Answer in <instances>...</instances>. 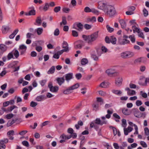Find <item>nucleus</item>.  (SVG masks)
<instances>
[{
  "instance_id": "obj_2",
  "label": "nucleus",
  "mask_w": 149,
  "mask_h": 149,
  "mask_svg": "<svg viewBox=\"0 0 149 149\" xmlns=\"http://www.w3.org/2000/svg\"><path fill=\"white\" fill-rule=\"evenodd\" d=\"M98 31H97L90 35H83L82 38L84 40L87 41L89 44L91 45H92V42L97 38L98 36Z\"/></svg>"
},
{
  "instance_id": "obj_48",
  "label": "nucleus",
  "mask_w": 149,
  "mask_h": 149,
  "mask_svg": "<svg viewBox=\"0 0 149 149\" xmlns=\"http://www.w3.org/2000/svg\"><path fill=\"white\" fill-rule=\"evenodd\" d=\"M72 35L74 37H77L78 36V32L75 30L72 31Z\"/></svg>"
},
{
  "instance_id": "obj_10",
  "label": "nucleus",
  "mask_w": 149,
  "mask_h": 149,
  "mask_svg": "<svg viewBox=\"0 0 149 149\" xmlns=\"http://www.w3.org/2000/svg\"><path fill=\"white\" fill-rule=\"evenodd\" d=\"M56 80L58 84L61 86L65 82V79L64 77H57L56 78Z\"/></svg>"
},
{
  "instance_id": "obj_24",
  "label": "nucleus",
  "mask_w": 149,
  "mask_h": 149,
  "mask_svg": "<svg viewBox=\"0 0 149 149\" xmlns=\"http://www.w3.org/2000/svg\"><path fill=\"white\" fill-rule=\"evenodd\" d=\"M83 125V123L81 120H80L78 122L77 124L75 125V127L76 129L78 130L79 128V126H82Z\"/></svg>"
},
{
  "instance_id": "obj_53",
  "label": "nucleus",
  "mask_w": 149,
  "mask_h": 149,
  "mask_svg": "<svg viewBox=\"0 0 149 149\" xmlns=\"http://www.w3.org/2000/svg\"><path fill=\"white\" fill-rule=\"evenodd\" d=\"M59 33V31L58 29H56L54 32V35L55 36H58Z\"/></svg>"
},
{
  "instance_id": "obj_33",
  "label": "nucleus",
  "mask_w": 149,
  "mask_h": 149,
  "mask_svg": "<svg viewBox=\"0 0 149 149\" xmlns=\"http://www.w3.org/2000/svg\"><path fill=\"white\" fill-rule=\"evenodd\" d=\"M112 92L113 93L117 95H120L122 93V91L120 90H113Z\"/></svg>"
},
{
  "instance_id": "obj_26",
  "label": "nucleus",
  "mask_w": 149,
  "mask_h": 149,
  "mask_svg": "<svg viewBox=\"0 0 149 149\" xmlns=\"http://www.w3.org/2000/svg\"><path fill=\"white\" fill-rule=\"evenodd\" d=\"M72 90L70 87L63 90V93L65 94H68L71 93Z\"/></svg>"
},
{
  "instance_id": "obj_30",
  "label": "nucleus",
  "mask_w": 149,
  "mask_h": 149,
  "mask_svg": "<svg viewBox=\"0 0 149 149\" xmlns=\"http://www.w3.org/2000/svg\"><path fill=\"white\" fill-rule=\"evenodd\" d=\"M116 38L113 36H111L110 38V42L113 44H116Z\"/></svg>"
},
{
  "instance_id": "obj_14",
  "label": "nucleus",
  "mask_w": 149,
  "mask_h": 149,
  "mask_svg": "<svg viewBox=\"0 0 149 149\" xmlns=\"http://www.w3.org/2000/svg\"><path fill=\"white\" fill-rule=\"evenodd\" d=\"M121 27L122 29H124L126 28L127 24L125 21L123 19H120L119 20Z\"/></svg>"
},
{
  "instance_id": "obj_56",
  "label": "nucleus",
  "mask_w": 149,
  "mask_h": 149,
  "mask_svg": "<svg viewBox=\"0 0 149 149\" xmlns=\"http://www.w3.org/2000/svg\"><path fill=\"white\" fill-rule=\"evenodd\" d=\"M142 58H143L141 57L137 58L135 60L134 62L135 63H140L142 62Z\"/></svg>"
},
{
  "instance_id": "obj_11",
  "label": "nucleus",
  "mask_w": 149,
  "mask_h": 149,
  "mask_svg": "<svg viewBox=\"0 0 149 149\" xmlns=\"http://www.w3.org/2000/svg\"><path fill=\"white\" fill-rule=\"evenodd\" d=\"M14 134V132L13 130H10L7 133V135L9 139L11 140H13L14 139V137L13 136Z\"/></svg>"
},
{
  "instance_id": "obj_7",
  "label": "nucleus",
  "mask_w": 149,
  "mask_h": 149,
  "mask_svg": "<svg viewBox=\"0 0 149 149\" xmlns=\"http://www.w3.org/2000/svg\"><path fill=\"white\" fill-rule=\"evenodd\" d=\"M135 116L137 118H139L142 117L143 113L140 112L138 109H134L133 112Z\"/></svg>"
},
{
  "instance_id": "obj_29",
  "label": "nucleus",
  "mask_w": 149,
  "mask_h": 149,
  "mask_svg": "<svg viewBox=\"0 0 149 149\" xmlns=\"http://www.w3.org/2000/svg\"><path fill=\"white\" fill-rule=\"evenodd\" d=\"M93 110L96 111L98 109L99 104L97 102L94 103L93 105Z\"/></svg>"
},
{
  "instance_id": "obj_60",
  "label": "nucleus",
  "mask_w": 149,
  "mask_h": 149,
  "mask_svg": "<svg viewBox=\"0 0 149 149\" xmlns=\"http://www.w3.org/2000/svg\"><path fill=\"white\" fill-rule=\"evenodd\" d=\"M91 12H92L93 13L95 14H97V15H98V13H99L98 11L96 10L94 8H93L91 9Z\"/></svg>"
},
{
  "instance_id": "obj_64",
  "label": "nucleus",
  "mask_w": 149,
  "mask_h": 149,
  "mask_svg": "<svg viewBox=\"0 0 149 149\" xmlns=\"http://www.w3.org/2000/svg\"><path fill=\"white\" fill-rule=\"evenodd\" d=\"M91 57L95 61H97L98 59V57L96 55L92 54Z\"/></svg>"
},
{
  "instance_id": "obj_63",
  "label": "nucleus",
  "mask_w": 149,
  "mask_h": 149,
  "mask_svg": "<svg viewBox=\"0 0 149 149\" xmlns=\"http://www.w3.org/2000/svg\"><path fill=\"white\" fill-rule=\"evenodd\" d=\"M36 50L39 52L42 50V47L40 46H37L36 47Z\"/></svg>"
},
{
  "instance_id": "obj_5",
  "label": "nucleus",
  "mask_w": 149,
  "mask_h": 149,
  "mask_svg": "<svg viewBox=\"0 0 149 149\" xmlns=\"http://www.w3.org/2000/svg\"><path fill=\"white\" fill-rule=\"evenodd\" d=\"M106 72L109 76H111L112 75L114 76H116L118 74V73L116 72L114 70L112 69H109L106 71Z\"/></svg>"
},
{
  "instance_id": "obj_16",
  "label": "nucleus",
  "mask_w": 149,
  "mask_h": 149,
  "mask_svg": "<svg viewBox=\"0 0 149 149\" xmlns=\"http://www.w3.org/2000/svg\"><path fill=\"white\" fill-rule=\"evenodd\" d=\"M62 47L64 49L63 50H64L65 52H67L69 50L68 45L66 42L64 41L63 43Z\"/></svg>"
},
{
  "instance_id": "obj_57",
  "label": "nucleus",
  "mask_w": 149,
  "mask_h": 149,
  "mask_svg": "<svg viewBox=\"0 0 149 149\" xmlns=\"http://www.w3.org/2000/svg\"><path fill=\"white\" fill-rule=\"evenodd\" d=\"M146 69V67L144 65H142L140 66V70L141 72H144Z\"/></svg>"
},
{
  "instance_id": "obj_6",
  "label": "nucleus",
  "mask_w": 149,
  "mask_h": 149,
  "mask_svg": "<svg viewBox=\"0 0 149 149\" xmlns=\"http://www.w3.org/2000/svg\"><path fill=\"white\" fill-rule=\"evenodd\" d=\"M93 122L95 124H96L102 125L104 124H106L107 123V121L106 120H103L101 121L100 118H97Z\"/></svg>"
},
{
  "instance_id": "obj_28",
  "label": "nucleus",
  "mask_w": 149,
  "mask_h": 149,
  "mask_svg": "<svg viewBox=\"0 0 149 149\" xmlns=\"http://www.w3.org/2000/svg\"><path fill=\"white\" fill-rule=\"evenodd\" d=\"M67 22L66 17L65 16L62 17V21L60 23V25H62L63 24L65 25L67 24Z\"/></svg>"
},
{
  "instance_id": "obj_31",
  "label": "nucleus",
  "mask_w": 149,
  "mask_h": 149,
  "mask_svg": "<svg viewBox=\"0 0 149 149\" xmlns=\"http://www.w3.org/2000/svg\"><path fill=\"white\" fill-rule=\"evenodd\" d=\"M55 70V67L54 66H52L47 72V73L48 74L53 73L54 72Z\"/></svg>"
},
{
  "instance_id": "obj_9",
  "label": "nucleus",
  "mask_w": 149,
  "mask_h": 149,
  "mask_svg": "<svg viewBox=\"0 0 149 149\" xmlns=\"http://www.w3.org/2000/svg\"><path fill=\"white\" fill-rule=\"evenodd\" d=\"M118 42L121 45H124L130 43V41L129 40L125 39H121L119 38L118 39Z\"/></svg>"
},
{
  "instance_id": "obj_35",
  "label": "nucleus",
  "mask_w": 149,
  "mask_h": 149,
  "mask_svg": "<svg viewBox=\"0 0 149 149\" xmlns=\"http://www.w3.org/2000/svg\"><path fill=\"white\" fill-rule=\"evenodd\" d=\"M122 112L124 114L126 115H129L130 113V111H128V110L127 109H123L122 110Z\"/></svg>"
},
{
  "instance_id": "obj_25",
  "label": "nucleus",
  "mask_w": 149,
  "mask_h": 149,
  "mask_svg": "<svg viewBox=\"0 0 149 149\" xmlns=\"http://www.w3.org/2000/svg\"><path fill=\"white\" fill-rule=\"evenodd\" d=\"M126 58H131L133 56L134 54V53L132 52L127 51L126 52Z\"/></svg>"
},
{
  "instance_id": "obj_49",
  "label": "nucleus",
  "mask_w": 149,
  "mask_h": 149,
  "mask_svg": "<svg viewBox=\"0 0 149 149\" xmlns=\"http://www.w3.org/2000/svg\"><path fill=\"white\" fill-rule=\"evenodd\" d=\"M38 105L37 103L33 101H32L30 103V106L31 107H34Z\"/></svg>"
},
{
  "instance_id": "obj_59",
  "label": "nucleus",
  "mask_w": 149,
  "mask_h": 149,
  "mask_svg": "<svg viewBox=\"0 0 149 149\" xmlns=\"http://www.w3.org/2000/svg\"><path fill=\"white\" fill-rule=\"evenodd\" d=\"M140 144L143 147L146 148L147 147V145L146 143L145 142L143 141H141L140 142Z\"/></svg>"
},
{
  "instance_id": "obj_15",
  "label": "nucleus",
  "mask_w": 149,
  "mask_h": 149,
  "mask_svg": "<svg viewBox=\"0 0 149 149\" xmlns=\"http://www.w3.org/2000/svg\"><path fill=\"white\" fill-rule=\"evenodd\" d=\"M65 76L66 81L68 82H69L70 80L73 78V74L70 73L66 74Z\"/></svg>"
},
{
  "instance_id": "obj_54",
  "label": "nucleus",
  "mask_w": 149,
  "mask_h": 149,
  "mask_svg": "<svg viewBox=\"0 0 149 149\" xmlns=\"http://www.w3.org/2000/svg\"><path fill=\"white\" fill-rule=\"evenodd\" d=\"M13 57V54L11 52L8 54L7 56V58L8 60H10L11 58Z\"/></svg>"
},
{
  "instance_id": "obj_1",
  "label": "nucleus",
  "mask_w": 149,
  "mask_h": 149,
  "mask_svg": "<svg viewBox=\"0 0 149 149\" xmlns=\"http://www.w3.org/2000/svg\"><path fill=\"white\" fill-rule=\"evenodd\" d=\"M98 8L103 10L105 15L110 17H113L116 13L113 6L103 1H100L98 3Z\"/></svg>"
},
{
  "instance_id": "obj_27",
  "label": "nucleus",
  "mask_w": 149,
  "mask_h": 149,
  "mask_svg": "<svg viewBox=\"0 0 149 149\" xmlns=\"http://www.w3.org/2000/svg\"><path fill=\"white\" fill-rule=\"evenodd\" d=\"M13 54L16 58H17L19 56V53L18 51L16 49H14L12 52Z\"/></svg>"
},
{
  "instance_id": "obj_42",
  "label": "nucleus",
  "mask_w": 149,
  "mask_h": 149,
  "mask_svg": "<svg viewBox=\"0 0 149 149\" xmlns=\"http://www.w3.org/2000/svg\"><path fill=\"white\" fill-rule=\"evenodd\" d=\"M106 27L108 31L110 33L114 31V29L110 27L108 25H107Z\"/></svg>"
},
{
  "instance_id": "obj_34",
  "label": "nucleus",
  "mask_w": 149,
  "mask_h": 149,
  "mask_svg": "<svg viewBox=\"0 0 149 149\" xmlns=\"http://www.w3.org/2000/svg\"><path fill=\"white\" fill-rule=\"evenodd\" d=\"M0 49L2 51V52H3L6 50L7 48L5 45L3 44H1L0 45Z\"/></svg>"
},
{
  "instance_id": "obj_38",
  "label": "nucleus",
  "mask_w": 149,
  "mask_h": 149,
  "mask_svg": "<svg viewBox=\"0 0 149 149\" xmlns=\"http://www.w3.org/2000/svg\"><path fill=\"white\" fill-rule=\"evenodd\" d=\"M132 27L134 33L136 32L138 33L140 31L139 29L136 27L135 26H133Z\"/></svg>"
},
{
  "instance_id": "obj_62",
  "label": "nucleus",
  "mask_w": 149,
  "mask_h": 149,
  "mask_svg": "<svg viewBox=\"0 0 149 149\" xmlns=\"http://www.w3.org/2000/svg\"><path fill=\"white\" fill-rule=\"evenodd\" d=\"M145 133L147 136L149 135V130L148 128L146 127L144 129Z\"/></svg>"
},
{
  "instance_id": "obj_13",
  "label": "nucleus",
  "mask_w": 149,
  "mask_h": 149,
  "mask_svg": "<svg viewBox=\"0 0 149 149\" xmlns=\"http://www.w3.org/2000/svg\"><path fill=\"white\" fill-rule=\"evenodd\" d=\"M133 130V128L130 126H128L127 128L124 127V131L125 135H127L128 133L131 132Z\"/></svg>"
},
{
  "instance_id": "obj_40",
  "label": "nucleus",
  "mask_w": 149,
  "mask_h": 149,
  "mask_svg": "<svg viewBox=\"0 0 149 149\" xmlns=\"http://www.w3.org/2000/svg\"><path fill=\"white\" fill-rule=\"evenodd\" d=\"M129 38L130 39V40L132 43H134L135 42V38L134 36L133 35H130L129 37Z\"/></svg>"
},
{
  "instance_id": "obj_4",
  "label": "nucleus",
  "mask_w": 149,
  "mask_h": 149,
  "mask_svg": "<svg viewBox=\"0 0 149 149\" xmlns=\"http://www.w3.org/2000/svg\"><path fill=\"white\" fill-rule=\"evenodd\" d=\"M73 28L80 31L83 29V24L80 23H75L73 25Z\"/></svg>"
},
{
  "instance_id": "obj_51",
  "label": "nucleus",
  "mask_w": 149,
  "mask_h": 149,
  "mask_svg": "<svg viewBox=\"0 0 149 149\" xmlns=\"http://www.w3.org/2000/svg\"><path fill=\"white\" fill-rule=\"evenodd\" d=\"M126 52L122 53L120 54L121 57L123 58H126Z\"/></svg>"
},
{
  "instance_id": "obj_50",
  "label": "nucleus",
  "mask_w": 149,
  "mask_h": 149,
  "mask_svg": "<svg viewBox=\"0 0 149 149\" xmlns=\"http://www.w3.org/2000/svg\"><path fill=\"white\" fill-rule=\"evenodd\" d=\"M143 14L145 17L147 16L148 15V12L147 10L144 8L143 10Z\"/></svg>"
},
{
  "instance_id": "obj_37",
  "label": "nucleus",
  "mask_w": 149,
  "mask_h": 149,
  "mask_svg": "<svg viewBox=\"0 0 149 149\" xmlns=\"http://www.w3.org/2000/svg\"><path fill=\"white\" fill-rule=\"evenodd\" d=\"M136 93L135 91L130 90V91L127 92L128 95H132L135 94Z\"/></svg>"
},
{
  "instance_id": "obj_20",
  "label": "nucleus",
  "mask_w": 149,
  "mask_h": 149,
  "mask_svg": "<svg viewBox=\"0 0 149 149\" xmlns=\"http://www.w3.org/2000/svg\"><path fill=\"white\" fill-rule=\"evenodd\" d=\"M35 31L38 35H40L43 32V29L42 28H38L35 30Z\"/></svg>"
},
{
  "instance_id": "obj_32",
  "label": "nucleus",
  "mask_w": 149,
  "mask_h": 149,
  "mask_svg": "<svg viewBox=\"0 0 149 149\" xmlns=\"http://www.w3.org/2000/svg\"><path fill=\"white\" fill-rule=\"evenodd\" d=\"M88 63V61L87 59L86 58H83L81 61V64L82 65H84Z\"/></svg>"
},
{
  "instance_id": "obj_3",
  "label": "nucleus",
  "mask_w": 149,
  "mask_h": 149,
  "mask_svg": "<svg viewBox=\"0 0 149 149\" xmlns=\"http://www.w3.org/2000/svg\"><path fill=\"white\" fill-rule=\"evenodd\" d=\"M48 87L49 88L50 91L52 93H56L58 90V86H53L51 82L49 83Z\"/></svg>"
},
{
  "instance_id": "obj_52",
  "label": "nucleus",
  "mask_w": 149,
  "mask_h": 149,
  "mask_svg": "<svg viewBox=\"0 0 149 149\" xmlns=\"http://www.w3.org/2000/svg\"><path fill=\"white\" fill-rule=\"evenodd\" d=\"M13 114L12 113H10L7 114L6 117L8 119H10L13 117Z\"/></svg>"
},
{
  "instance_id": "obj_21",
  "label": "nucleus",
  "mask_w": 149,
  "mask_h": 149,
  "mask_svg": "<svg viewBox=\"0 0 149 149\" xmlns=\"http://www.w3.org/2000/svg\"><path fill=\"white\" fill-rule=\"evenodd\" d=\"M10 28L8 26H3L2 31L3 33L6 34L9 30Z\"/></svg>"
},
{
  "instance_id": "obj_19",
  "label": "nucleus",
  "mask_w": 149,
  "mask_h": 149,
  "mask_svg": "<svg viewBox=\"0 0 149 149\" xmlns=\"http://www.w3.org/2000/svg\"><path fill=\"white\" fill-rule=\"evenodd\" d=\"M36 24H34L36 25L39 26L41 25L42 22V20L41 19V17L40 16L37 17L36 19Z\"/></svg>"
},
{
  "instance_id": "obj_58",
  "label": "nucleus",
  "mask_w": 149,
  "mask_h": 149,
  "mask_svg": "<svg viewBox=\"0 0 149 149\" xmlns=\"http://www.w3.org/2000/svg\"><path fill=\"white\" fill-rule=\"evenodd\" d=\"M63 11L66 13H67L69 12L70 10V9L67 8H63Z\"/></svg>"
},
{
  "instance_id": "obj_8",
  "label": "nucleus",
  "mask_w": 149,
  "mask_h": 149,
  "mask_svg": "<svg viewBox=\"0 0 149 149\" xmlns=\"http://www.w3.org/2000/svg\"><path fill=\"white\" fill-rule=\"evenodd\" d=\"M77 42V43L75 44L74 46L75 49H81L83 46V44L84 42L83 41L81 40H79Z\"/></svg>"
},
{
  "instance_id": "obj_18",
  "label": "nucleus",
  "mask_w": 149,
  "mask_h": 149,
  "mask_svg": "<svg viewBox=\"0 0 149 149\" xmlns=\"http://www.w3.org/2000/svg\"><path fill=\"white\" fill-rule=\"evenodd\" d=\"M49 8V5L48 3H46L45 4V5L43 7L40 6L39 7V9L40 10H43L44 11H47Z\"/></svg>"
},
{
  "instance_id": "obj_39",
  "label": "nucleus",
  "mask_w": 149,
  "mask_h": 149,
  "mask_svg": "<svg viewBox=\"0 0 149 149\" xmlns=\"http://www.w3.org/2000/svg\"><path fill=\"white\" fill-rule=\"evenodd\" d=\"M79 86V84H76L73 85V86L70 87V89L72 90H74L75 89L78 88Z\"/></svg>"
},
{
  "instance_id": "obj_44",
  "label": "nucleus",
  "mask_w": 149,
  "mask_h": 149,
  "mask_svg": "<svg viewBox=\"0 0 149 149\" xmlns=\"http://www.w3.org/2000/svg\"><path fill=\"white\" fill-rule=\"evenodd\" d=\"M122 127H125L126 126V120L124 119H123L122 120Z\"/></svg>"
},
{
  "instance_id": "obj_45",
  "label": "nucleus",
  "mask_w": 149,
  "mask_h": 149,
  "mask_svg": "<svg viewBox=\"0 0 149 149\" xmlns=\"http://www.w3.org/2000/svg\"><path fill=\"white\" fill-rule=\"evenodd\" d=\"M61 7L60 6H57L54 8V10L55 13H57L61 10Z\"/></svg>"
},
{
  "instance_id": "obj_17",
  "label": "nucleus",
  "mask_w": 149,
  "mask_h": 149,
  "mask_svg": "<svg viewBox=\"0 0 149 149\" xmlns=\"http://www.w3.org/2000/svg\"><path fill=\"white\" fill-rule=\"evenodd\" d=\"M46 98L45 95H41L39 96H37L36 98V100L38 102H40L44 99H45Z\"/></svg>"
},
{
  "instance_id": "obj_43",
  "label": "nucleus",
  "mask_w": 149,
  "mask_h": 149,
  "mask_svg": "<svg viewBox=\"0 0 149 149\" xmlns=\"http://www.w3.org/2000/svg\"><path fill=\"white\" fill-rule=\"evenodd\" d=\"M36 14V11L34 10H30L28 13L29 15H35Z\"/></svg>"
},
{
  "instance_id": "obj_22",
  "label": "nucleus",
  "mask_w": 149,
  "mask_h": 149,
  "mask_svg": "<svg viewBox=\"0 0 149 149\" xmlns=\"http://www.w3.org/2000/svg\"><path fill=\"white\" fill-rule=\"evenodd\" d=\"M96 19L95 17L93 16L91 17L88 18L87 19V22L93 23L96 21Z\"/></svg>"
},
{
  "instance_id": "obj_41",
  "label": "nucleus",
  "mask_w": 149,
  "mask_h": 149,
  "mask_svg": "<svg viewBox=\"0 0 149 149\" xmlns=\"http://www.w3.org/2000/svg\"><path fill=\"white\" fill-rule=\"evenodd\" d=\"M8 141V139H3L0 140V144H4L5 143H7Z\"/></svg>"
},
{
  "instance_id": "obj_61",
  "label": "nucleus",
  "mask_w": 149,
  "mask_h": 149,
  "mask_svg": "<svg viewBox=\"0 0 149 149\" xmlns=\"http://www.w3.org/2000/svg\"><path fill=\"white\" fill-rule=\"evenodd\" d=\"M75 77L77 79L79 80L82 77V75L80 73H78L75 75Z\"/></svg>"
},
{
  "instance_id": "obj_47",
  "label": "nucleus",
  "mask_w": 149,
  "mask_h": 149,
  "mask_svg": "<svg viewBox=\"0 0 149 149\" xmlns=\"http://www.w3.org/2000/svg\"><path fill=\"white\" fill-rule=\"evenodd\" d=\"M84 11L87 13L91 12V9L88 7H86L84 8Z\"/></svg>"
},
{
  "instance_id": "obj_12",
  "label": "nucleus",
  "mask_w": 149,
  "mask_h": 149,
  "mask_svg": "<svg viewBox=\"0 0 149 149\" xmlns=\"http://www.w3.org/2000/svg\"><path fill=\"white\" fill-rule=\"evenodd\" d=\"M122 81V78L121 77H119L117 80H116V84L117 86H120L121 85Z\"/></svg>"
},
{
  "instance_id": "obj_36",
  "label": "nucleus",
  "mask_w": 149,
  "mask_h": 149,
  "mask_svg": "<svg viewBox=\"0 0 149 149\" xmlns=\"http://www.w3.org/2000/svg\"><path fill=\"white\" fill-rule=\"evenodd\" d=\"M16 121V120L14 119H12V121H9L7 124V126L8 127H9L11 126L13 123H15Z\"/></svg>"
},
{
  "instance_id": "obj_55",
  "label": "nucleus",
  "mask_w": 149,
  "mask_h": 149,
  "mask_svg": "<svg viewBox=\"0 0 149 149\" xmlns=\"http://www.w3.org/2000/svg\"><path fill=\"white\" fill-rule=\"evenodd\" d=\"M34 33H28L26 34V38L28 39L30 38L32 36H34Z\"/></svg>"
},
{
  "instance_id": "obj_23",
  "label": "nucleus",
  "mask_w": 149,
  "mask_h": 149,
  "mask_svg": "<svg viewBox=\"0 0 149 149\" xmlns=\"http://www.w3.org/2000/svg\"><path fill=\"white\" fill-rule=\"evenodd\" d=\"M95 124L93 122H92L90 125V127L93 128L94 127L95 129L97 130L99 128V126Z\"/></svg>"
},
{
  "instance_id": "obj_46",
  "label": "nucleus",
  "mask_w": 149,
  "mask_h": 149,
  "mask_svg": "<svg viewBox=\"0 0 149 149\" xmlns=\"http://www.w3.org/2000/svg\"><path fill=\"white\" fill-rule=\"evenodd\" d=\"M26 46L24 45H22L19 46L18 50H26Z\"/></svg>"
}]
</instances>
